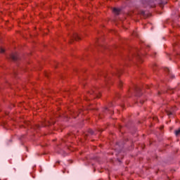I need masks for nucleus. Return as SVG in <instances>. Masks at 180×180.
I'll return each mask as SVG.
<instances>
[{"label":"nucleus","mask_w":180,"mask_h":180,"mask_svg":"<svg viewBox=\"0 0 180 180\" xmlns=\"http://www.w3.org/2000/svg\"><path fill=\"white\" fill-rule=\"evenodd\" d=\"M112 12H114V13H116V15H119V12H120V9L114 8L112 10Z\"/></svg>","instance_id":"obj_3"},{"label":"nucleus","mask_w":180,"mask_h":180,"mask_svg":"<svg viewBox=\"0 0 180 180\" xmlns=\"http://www.w3.org/2000/svg\"><path fill=\"white\" fill-rule=\"evenodd\" d=\"M73 39H75L77 41H78L79 40H81V37H79V35H78V34L75 33L73 34Z\"/></svg>","instance_id":"obj_1"},{"label":"nucleus","mask_w":180,"mask_h":180,"mask_svg":"<svg viewBox=\"0 0 180 180\" xmlns=\"http://www.w3.org/2000/svg\"><path fill=\"white\" fill-rule=\"evenodd\" d=\"M11 58H12V60H18V53H12L11 56Z\"/></svg>","instance_id":"obj_2"},{"label":"nucleus","mask_w":180,"mask_h":180,"mask_svg":"<svg viewBox=\"0 0 180 180\" xmlns=\"http://www.w3.org/2000/svg\"><path fill=\"white\" fill-rule=\"evenodd\" d=\"M0 53H5V49L4 48H0Z\"/></svg>","instance_id":"obj_5"},{"label":"nucleus","mask_w":180,"mask_h":180,"mask_svg":"<svg viewBox=\"0 0 180 180\" xmlns=\"http://www.w3.org/2000/svg\"><path fill=\"white\" fill-rule=\"evenodd\" d=\"M97 98H101V96H98Z\"/></svg>","instance_id":"obj_6"},{"label":"nucleus","mask_w":180,"mask_h":180,"mask_svg":"<svg viewBox=\"0 0 180 180\" xmlns=\"http://www.w3.org/2000/svg\"><path fill=\"white\" fill-rule=\"evenodd\" d=\"M175 134H176V136H179V134H180V129H179L175 131Z\"/></svg>","instance_id":"obj_4"}]
</instances>
